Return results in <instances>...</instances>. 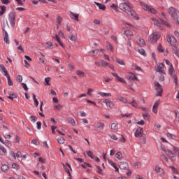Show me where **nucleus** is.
Segmentation results:
<instances>
[{
    "mask_svg": "<svg viewBox=\"0 0 179 179\" xmlns=\"http://www.w3.org/2000/svg\"><path fill=\"white\" fill-rule=\"evenodd\" d=\"M134 6H132V4H131L128 1H124L119 5V8L121 10L127 13L129 16H132V17H134L136 20H139V17L136 15V13L132 10Z\"/></svg>",
    "mask_w": 179,
    "mask_h": 179,
    "instance_id": "obj_1",
    "label": "nucleus"
},
{
    "mask_svg": "<svg viewBox=\"0 0 179 179\" xmlns=\"http://www.w3.org/2000/svg\"><path fill=\"white\" fill-rule=\"evenodd\" d=\"M151 20L152 21V23L155 24V26H157V27L158 29H160V30H163L164 26H167L168 27H171V25L170 24V23L163 20H157L155 17H151Z\"/></svg>",
    "mask_w": 179,
    "mask_h": 179,
    "instance_id": "obj_2",
    "label": "nucleus"
},
{
    "mask_svg": "<svg viewBox=\"0 0 179 179\" xmlns=\"http://www.w3.org/2000/svg\"><path fill=\"white\" fill-rule=\"evenodd\" d=\"M168 13L170 15V16L174 19V20H176L178 24H179V20H178V16H179V11L177 10V8L174 7H170L168 10Z\"/></svg>",
    "mask_w": 179,
    "mask_h": 179,
    "instance_id": "obj_3",
    "label": "nucleus"
},
{
    "mask_svg": "<svg viewBox=\"0 0 179 179\" xmlns=\"http://www.w3.org/2000/svg\"><path fill=\"white\" fill-rule=\"evenodd\" d=\"M157 177H160L161 178H163L164 176H166V171L164 169L160 167L159 166L156 165L154 169Z\"/></svg>",
    "mask_w": 179,
    "mask_h": 179,
    "instance_id": "obj_4",
    "label": "nucleus"
},
{
    "mask_svg": "<svg viewBox=\"0 0 179 179\" xmlns=\"http://www.w3.org/2000/svg\"><path fill=\"white\" fill-rule=\"evenodd\" d=\"M160 33L159 32H153L149 36V40L150 43H156L159 38H160Z\"/></svg>",
    "mask_w": 179,
    "mask_h": 179,
    "instance_id": "obj_5",
    "label": "nucleus"
},
{
    "mask_svg": "<svg viewBox=\"0 0 179 179\" xmlns=\"http://www.w3.org/2000/svg\"><path fill=\"white\" fill-rule=\"evenodd\" d=\"M103 103H104V104H106L107 108H108V110H114V108H115V105L114 104V102H113L110 99H103Z\"/></svg>",
    "mask_w": 179,
    "mask_h": 179,
    "instance_id": "obj_6",
    "label": "nucleus"
},
{
    "mask_svg": "<svg viewBox=\"0 0 179 179\" xmlns=\"http://www.w3.org/2000/svg\"><path fill=\"white\" fill-rule=\"evenodd\" d=\"M8 20L12 27H15V24H16V13L15 12L10 13Z\"/></svg>",
    "mask_w": 179,
    "mask_h": 179,
    "instance_id": "obj_7",
    "label": "nucleus"
},
{
    "mask_svg": "<svg viewBox=\"0 0 179 179\" xmlns=\"http://www.w3.org/2000/svg\"><path fill=\"white\" fill-rule=\"evenodd\" d=\"M141 5L143 8V9H144V10H148V12H150L151 13H153L154 15L156 14V10L152 7H150V6H148V4H146L144 2H141Z\"/></svg>",
    "mask_w": 179,
    "mask_h": 179,
    "instance_id": "obj_8",
    "label": "nucleus"
},
{
    "mask_svg": "<svg viewBox=\"0 0 179 179\" xmlns=\"http://www.w3.org/2000/svg\"><path fill=\"white\" fill-rule=\"evenodd\" d=\"M154 85L155 86V90H157L156 96L162 97V93H163V87H162V85L157 82H155Z\"/></svg>",
    "mask_w": 179,
    "mask_h": 179,
    "instance_id": "obj_9",
    "label": "nucleus"
},
{
    "mask_svg": "<svg viewBox=\"0 0 179 179\" xmlns=\"http://www.w3.org/2000/svg\"><path fill=\"white\" fill-rule=\"evenodd\" d=\"M167 41L169 44H171V45H173V47H177V40L176 39V38H174V36L169 35L167 38Z\"/></svg>",
    "mask_w": 179,
    "mask_h": 179,
    "instance_id": "obj_10",
    "label": "nucleus"
},
{
    "mask_svg": "<svg viewBox=\"0 0 179 179\" xmlns=\"http://www.w3.org/2000/svg\"><path fill=\"white\" fill-rule=\"evenodd\" d=\"M169 75L174 79V83L176 85H178V81L177 80V76H174L173 73H174V67H173V64H171L169 69Z\"/></svg>",
    "mask_w": 179,
    "mask_h": 179,
    "instance_id": "obj_11",
    "label": "nucleus"
},
{
    "mask_svg": "<svg viewBox=\"0 0 179 179\" xmlns=\"http://www.w3.org/2000/svg\"><path fill=\"white\" fill-rule=\"evenodd\" d=\"M126 78L128 79V80H138V77L135 76L132 72H129L128 75L126 76Z\"/></svg>",
    "mask_w": 179,
    "mask_h": 179,
    "instance_id": "obj_12",
    "label": "nucleus"
},
{
    "mask_svg": "<svg viewBox=\"0 0 179 179\" xmlns=\"http://www.w3.org/2000/svg\"><path fill=\"white\" fill-rule=\"evenodd\" d=\"M159 106H160V101H156L152 106V113H154V114H157Z\"/></svg>",
    "mask_w": 179,
    "mask_h": 179,
    "instance_id": "obj_13",
    "label": "nucleus"
},
{
    "mask_svg": "<svg viewBox=\"0 0 179 179\" xmlns=\"http://www.w3.org/2000/svg\"><path fill=\"white\" fill-rule=\"evenodd\" d=\"M111 75H113V76L116 78V80H117V82H120L121 83H124V85H127V80H125V79L118 76V74H117L115 73H112Z\"/></svg>",
    "mask_w": 179,
    "mask_h": 179,
    "instance_id": "obj_14",
    "label": "nucleus"
},
{
    "mask_svg": "<svg viewBox=\"0 0 179 179\" xmlns=\"http://www.w3.org/2000/svg\"><path fill=\"white\" fill-rule=\"evenodd\" d=\"M3 40L6 42V44H9V36L8 35V31L5 29V28H3Z\"/></svg>",
    "mask_w": 179,
    "mask_h": 179,
    "instance_id": "obj_15",
    "label": "nucleus"
},
{
    "mask_svg": "<svg viewBox=\"0 0 179 179\" xmlns=\"http://www.w3.org/2000/svg\"><path fill=\"white\" fill-rule=\"evenodd\" d=\"M143 134V129L142 127H138L136 132L134 133V136L136 138H141L142 134Z\"/></svg>",
    "mask_w": 179,
    "mask_h": 179,
    "instance_id": "obj_16",
    "label": "nucleus"
},
{
    "mask_svg": "<svg viewBox=\"0 0 179 179\" xmlns=\"http://www.w3.org/2000/svg\"><path fill=\"white\" fill-rule=\"evenodd\" d=\"M94 3H95V5H96V6L99 8V10H103V12H105V10L107 9V7L106 6V5L94 1Z\"/></svg>",
    "mask_w": 179,
    "mask_h": 179,
    "instance_id": "obj_17",
    "label": "nucleus"
},
{
    "mask_svg": "<svg viewBox=\"0 0 179 179\" xmlns=\"http://www.w3.org/2000/svg\"><path fill=\"white\" fill-rule=\"evenodd\" d=\"M119 167L121 170H128L129 166L128 165V163L122 162L120 163Z\"/></svg>",
    "mask_w": 179,
    "mask_h": 179,
    "instance_id": "obj_18",
    "label": "nucleus"
},
{
    "mask_svg": "<svg viewBox=\"0 0 179 179\" xmlns=\"http://www.w3.org/2000/svg\"><path fill=\"white\" fill-rule=\"evenodd\" d=\"M0 72H1L4 76H8L9 75L8 73V70H6V67H5L3 64H0Z\"/></svg>",
    "mask_w": 179,
    "mask_h": 179,
    "instance_id": "obj_19",
    "label": "nucleus"
},
{
    "mask_svg": "<svg viewBox=\"0 0 179 179\" xmlns=\"http://www.w3.org/2000/svg\"><path fill=\"white\" fill-rule=\"evenodd\" d=\"M164 69V64L163 63L159 64V65L155 68V71L159 73H164L163 69Z\"/></svg>",
    "mask_w": 179,
    "mask_h": 179,
    "instance_id": "obj_20",
    "label": "nucleus"
},
{
    "mask_svg": "<svg viewBox=\"0 0 179 179\" xmlns=\"http://www.w3.org/2000/svg\"><path fill=\"white\" fill-rule=\"evenodd\" d=\"M124 34L128 40H131L134 37V33L129 29L124 31Z\"/></svg>",
    "mask_w": 179,
    "mask_h": 179,
    "instance_id": "obj_21",
    "label": "nucleus"
},
{
    "mask_svg": "<svg viewBox=\"0 0 179 179\" xmlns=\"http://www.w3.org/2000/svg\"><path fill=\"white\" fill-rule=\"evenodd\" d=\"M136 43H138L139 45H141V47H143L145 45V40H143V38L139 37V36H137L136 38Z\"/></svg>",
    "mask_w": 179,
    "mask_h": 179,
    "instance_id": "obj_22",
    "label": "nucleus"
},
{
    "mask_svg": "<svg viewBox=\"0 0 179 179\" xmlns=\"http://www.w3.org/2000/svg\"><path fill=\"white\" fill-rule=\"evenodd\" d=\"M97 94L101 96V97H111L112 96L111 93H106L103 92H97Z\"/></svg>",
    "mask_w": 179,
    "mask_h": 179,
    "instance_id": "obj_23",
    "label": "nucleus"
},
{
    "mask_svg": "<svg viewBox=\"0 0 179 179\" xmlns=\"http://www.w3.org/2000/svg\"><path fill=\"white\" fill-rule=\"evenodd\" d=\"M70 17L73 19V20H76V22H79V15L75 14L72 12L70 13Z\"/></svg>",
    "mask_w": 179,
    "mask_h": 179,
    "instance_id": "obj_24",
    "label": "nucleus"
},
{
    "mask_svg": "<svg viewBox=\"0 0 179 179\" xmlns=\"http://www.w3.org/2000/svg\"><path fill=\"white\" fill-rule=\"evenodd\" d=\"M166 155H167L169 156V157H170L171 159H174L176 157V155H174V153L173 152H171V150H166Z\"/></svg>",
    "mask_w": 179,
    "mask_h": 179,
    "instance_id": "obj_25",
    "label": "nucleus"
},
{
    "mask_svg": "<svg viewBox=\"0 0 179 179\" xmlns=\"http://www.w3.org/2000/svg\"><path fill=\"white\" fill-rule=\"evenodd\" d=\"M55 38L56 41H57V43H59V45H61V47H62V48H65V45L64 43H62V42L61 41V38H59V36L56 34Z\"/></svg>",
    "mask_w": 179,
    "mask_h": 179,
    "instance_id": "obj_26",
    "label": "nucleus"
},
{
    "mask_svg": "<svg viewBox=\"0 0 179 179\" xmlns=\"http://www.w3.org/2000/svg\"><path fill=\"white\" fill-rule=\"evenodd\" d=\"M67 121L69 124H71L72 127H76V122L75 121V119L73 117H68Z\"/></svg>",
    "mask_w": 179,
    "mask_h": 179,
    "instance_id": "obj_27",
    "label": "nucleus"
},
{
    "mask_svg": "<svg viewBox=\"0 0 179 179\" xmlns=\"http://www.w3.org/2000/svg\"><path fill=\"white\" fill-rule=\"evenodd\" d=\"M96 127L97 129H100L101 131H103V129H104V123L101 122H99L96 123Z\"/></svg>",
    "mask_w": 179,
    "mask_h": 179,
    "instance_id": "obj_28",
    "label": "nucleus"
},
{
    "mask_svg": "<svg viewBox=\"0 0 179 179\" xmlns=\"http://www.w3.org/2000/svg\"><path fill=\"white\" fill-rule=\"evenodd\" d=\"M76 74L78 75V76H79L80 78H86V73L80 70H78L76 71Z\"/></svg>",
    "mask_w": 179,
    "mask_h": 179,
    "instance_id": "obj_29",
    "label": "nucleus"
},
{
    "mask_svg": "<svg viewBox=\"0 0 179 179\" xmlns=\"http://www.w3.org/2000/svg\"><path fill=\"white\" fill-rule=\"evenodd\" d=\"M8 96H7L10 100H13V99H16L17 96L16 94H13L12 92H8Z\"/></svg>",
    "mask_w": 179,
    "mask_h": 179,
    "instance_id": "obj_30",
    "label": "nucleus"
},
{
    "mask_svg": "<svg viewBox=\"0 0 179 179\" xmlns=\"http://www.w3.org/2000/svg\"><path fill=\"white\" fill-rule=\"evenodd\" d=\"M128 104H131L132 106V107H134L135 108H138V107H139V104L134 99H133L132 101L129 102Z\"/></svg>",
    "mask_w": 179,
    "mask_h": 179,
    "instance_id": "obj_31",
    "label": "nucleus"
},
{
    "mask_svg": "<svg viewBox=\"0 0 179 179\" xmlns=\"http://www.w3.org/2000/svg\"><path fill=\"white\" fill-rule=\"evenodd\" d=\"M1 171H3V173H8V171H9V166L6 164H3L1 166Z\"/></svg>",
    "mask_w": 179,
    "mask_h": 179,
    "instance_id": "obj_32",
    "label": "nucleus"
},
{
    "mask_svg": "<svg viewBox=\"0 0 179 179\" xmlns=\"http://www.w3.org/2000/svg\"><path fill=\"white\" fill-rule=\"evenodd\" d=\"M143 117L145 120V121H149L150 120V115L148 113H143Z\"/></svg>",
    "mask_w": 179,
    "mask_h": 179,
    "instance_id": "obj_33",
    "label": "nucleus"
},
{
    "mask_svg": "<svg viewBox=\"0 0 179 179\" xmlns=\"http://www.w3.org/2000/svg\"><path fill=\"white\" fill-rule=\"evenodd\" d=\"M117 99L120 100V101L124 103V104L129 103L128 100H127V99L124 98L123 96H117Z\"/></svg>",
    "mask_w": 179,
    "mask_h": 179,
    "instance_id": "obj_34",
    "label": "nucleus"
},
{
    "mask_svg": "<svg viewBox=\"0 0 179 179\" xmlns=\"http://www.w3.org/2000/svg\"><path fill=\"white\" fill-rule=\"evenodd\" d=\"M116 62L119 64V65L125 66V62L124 61V59L116 58Z\"/></svg>",
    "mask_w": 179,
    "mask_h": 179,
    "instance_id": "obj_35",
    "label": "nucleus"
},
{
    "mask_svg": "<svg viewBox=\"0 0 179 179\" xmlns=\"http://www.w3.org/2000/svg\"><path fill=\"white\" fill-rule=\"evenodd\" d=\"M0 150H1L0 151V155L1 156H3V155H5V153H6V150L1 145H0Z\"/></svg>",
    "mask_w": 179,
    "mask_h": 179,
    "instance_id": "obj_36",
    "label": "nucleus"
},
{
    "mask_svg": "<svg viewBox=\"0 0 179 179\" xmlns=\"http://www.w3.org/2000/svg\"><path fill=\"white\" fill-rule=\"evenodd\" d=\"M57 142L59 145H64L65 143V138H64V137L58 138Z\"/></svg>",
    "mask_w": 179,
    "mask_h": 179,
    "instance_id": "obj_37",
    "label": "nucleus"
},
{
    "mask_svg": "<svg viewBox=\"0 0 179 179\" xmlns=\"http://www.w3.org/2000/svg\"><path fill=\"white\" fill-rule=\"evenodd\" d=\"M38 2H41L42 3H45L47 1L45 0H34L32 1V3L34 5H38Z\"/></svg>",
    "mask_w": 179,
    "mask_h": 179,
    "instance_id": "obj_38",
    "label": "nucleus"
},
{
    "mask_svg": "<svg viewBox=\"0 0 179 179\" xmlns=\"http://www.w3.org/2000/svg\"><path fill=\"white\" fill-rule=\"evenodd\" d=\"M8 79V86H13V81H12V79H10V76L8 75L6 76Z\"/></svg>",
    "mask_w": 179,
    "mask_h": 179,
    "instance_id": "obj_39",
    "label": "nucleus"
},
{
    "mask_svg": "<svg viewBox=\"0 0 179 179\" xmlns=\"http://www.w3.org/2000/svg\"><path fill=\"white\" fill-rule=\"evenodd\" d=\"M66 173H69V177H71V172L69 171V169H68V167H66V165H65V164L62 163Z\"/></svg>",
    "mask_w": 179,
    "mask_h": 179,
    "instance_id": "obj_40",
    "label": "nucleus"
},
{
    "mask_svg": "<svg viewBox=\"0 0 179 179\" xmlns=\"http://www.w3.org/2000/svg\"><path fill=\"white\" fill-rule=\"evenodd\" d=\"M116 159H118V160H121L122 159V153L121 152H118L115 154Z\"/></svg>",
    "mask_w": 179,
    "mask_h": 179,
    "instance_id": "obj_41",
    "label": "nucleus"
},
{
    "mask_svg": "<svg viewBox=\"0 0 179 179\" xmlns=\"http://www.w3.org/2000/svg\"><path fill=\"white\" fill-rule=\"evenodd\" d=\"M111 129H113L114 131H116V129H118V124L117 123H112L110 126Z\"/></svg>",
    "mask_w": 179,
    "mask_h": 179,
    "instance_id": "obj_42",
    "label": "nucleus"
},
{
    "mask_svg": "<svg viewBox=\"0 0 179 179\" xmlns=\"http://www.w3.org/2000/svg\"><path fill=\"white\" fill-rule=\"evenodd\" d=\"M51 81V78L48 77L45 78V86H50V82Z\"/></svg>",
    "mask_w": 179,
    "mask_h": 179,
    "instance_id": "obj_43",
    "label": "nucleus"
},
{
    "mask_svg": "<svg viewBox=\"0 0 179 179\" xmlns=\"http://www.w3.org/2000/svg\"><path fill=\"white\" fill-rule=\"evenodd\" d=\"M56 23H58V24H61V23H62V17H61V16L57 15L56 17Z\"/></svg>",
    "mask_w": 179,
    "mask_h": 179,
    "instance_id": "obj_44",
    "label": "nucleus"
},
{
    "mask_svg": "<svg viewBox=\"0 0 179 179\" xmlns=\"http://www.w3.org/2000/svg\"><path fill=\"white\" fill-rule=\"evenodd\" d=\"M16 80L19 83H22V82L23 81V77L21 75H18L16 78Z\"/></svg>",
    "mask_w": 179,
    "mask_h": 179,
    "instance_id": "obj_45",
    "label": "nucleus"
},
{
    "mask_svg": "<svg viewBox=\"0 0 179 179\" xmlns=\"http://www.w3.org/2000/svg\"><path fill=\"white\" fill-rule=\"evenodd\" d=\"M3 145H6L7 148H10L12 146V144L10 143V141H9V140H6L4 141V143H3Z\"/></svg>",
    "mask_w": 179,
    "mask_h": 179,
    "instance_id": "obj_46",
    "label": "nucleus"
},
{
    "mask_svg": "<svg viewBox=\"0 0 179 179\" xmlns=\"http://www.w3.org/2000/svg\"><path fill=\"white\" fill-rule=\"evenodd\" d=\"M32 96H33V99H34V101L36 107H38V100L36 99V95L34 94H33Z\"/></svg>",
    "mask_w": 179,
    "mask_h": 179,
    "instance_id": "obj_47",
    "label": "nucleus"
},
{
    "mask_svg": "<svg viewBox=\"0 0 179 179\" xmlns=\"http://www.w3.org/2000/svg\"><path fill=\"white\" fill-rule=\"evenodd\" d=\"M64 106L61 104H58V105H55L54 106V108H55V110H57L58 111H61V109L63 108Z\"/></svg>",
    "mask_w": 179,
    "mask_h": 179,
    "instance_id": "obj_48",
    "label": "nucleus"
},
{
    "mask_svg": "<svg viewBox=\"0 0 179 179\" xmlns=\"http://www.w3.org/2000/svg\"><path fill=\"white\" fill-rule=\"evenodd\" d=\"M170 169H171L173 174H179L178 170H177V169H176V167L171 166H170Z\"/></svg>",
    "mask_w": 179,
    "mask_h": 179,
    "instance_id": "obj_49",
    "label": "nucleus"
},
{
    "mask_svg": "<svg viewBox=\"0 0 179 179\" xmlns=\"http://www.w3.org/2000/svg\"><path fill=\"white\" fill-rule=\"evenodd\" d=\"M138 52L141 55H143V57H146V52L143 49H142V48L139 49Z\"/></svg>",
    "mask_w": 179,
    "mask_h": 179,
    "instance_id": "obj_50",
    "label": "nucleus"
},
{
    "mask_svg": "<svg viewBox=\"0 0 179 179\" xmlns=\"http://www.w3.org/2000/svg\"><path fill=\"white\" fill-rule=\"evenodd\" d=\"M108 64H109L108 62H107L104 60H101V66H103L104 68L106 66H108Z\"/></svg>",
    "mask_w": 179,
    "mask_h": 179,
    "instance_id": "obj_51",
    "label": "nucleus"
},
{
    "mask_svg": "<svg viewBox=\"0 0 179 179\" xmlns=\"http://www.w3.org/2000/svg\"><path fill=\"white\" fill-rule=\"evenodd\" d=\"M1 2L3 3V5H8L10 3L11 0H1Z\"/></svg>",
    "mask_w": 179,
    "mask_h": 179,
    "instance_id": "obj_52",
    "label": "nucleus"
},
{
    "mask_svg": "<svg viewBox=\"0 0 179 179\" xmlns=\"http://www.w3.org/2000/svg\"><path fill=\"white\" fill-rule=\"evenodd\" d=\"M166 136H167V138H169V139H174L176 138V136H174L170 133H167Z\"/></svg>",
    "mask_w": 179,
    "mask_h": 179,
    "instance_id": "obj_53",
    "label": "nucleus"
},
{
    "mask_svg": "<svg viewBox=\"0 0 179 179\" xmlns=\"http://www.w3.org/2000/svg\"><path fill=\"white\" fill-rule=\"evenodd\" d=\"M12 169H15V170H19V169L20 168L19 167V165L17 164L14 163L12 164Z\"/></svg>",
    "mask_w": 179,
    "mask_h": 179,
    "instance_id": "obj_54",
    "label": "nucleus"
},
{
    "mask_svg": "<svg viewBox=\"0 0 179 179\" xmlns=\"http://www.w3.org/2000/svg\"><path fill=\"white\" fill-rule=\"evenodd\" d=\"M173 152L176 154V155H179V148L173 145Z\"/></svg>",
    "mask_w": 179,
    "mask_h": 179,
    "instance_id": "obj_55",
    "label": "nucleus"
},
{
    "mask_svg": "<svg viewBox=\"0 0 179 179\" xmlns=\"http://www.w3.org/2000/svg\"><path fill=\"white\" fill-rule=\"evenodd\" d=\"M131 69H134L136 71H141V67L136 65H132L131 66Z\"/></svg>",
    "mask_w": 179,
    "mask_h": 179,
    "instance_id": "obj_56",
    "label": "nucleus"
},
{
    "mask_svg": "<svg viewBox=\"0 0 179 179\" xmlns=\"http://www.w3.org/2000/svg\"><path fill=\"white\" fill-rule=\"evenodd\" d=\"M69 38L71 41H76V37L73 35L69 36Z\"/></svg>",
    "mask_w": 179,
    "mask_h": 179,
    "instance_id": "obj_57",
    "label": "nucleus"
},
{
    "mask_svg": "<svg viewBox=\"0 0 179 179\" xmlns=\"http://www.w3.org/2000/svg\"><path fill=\"white\" fill-rule=\"evenodd\" d=\"M20 142V137L17 135L15 137V143H19Z\"/></svg>",
    "mask_w": 179,
    "mask_h": 179,
    "instance_id": "obj_58",
    "label": "nucleus"
},
{
    "mask_svg": "<svg viewBox=\"0 0 179 179\" xmlns=\"http://www.w3.org/2000/svg\"><path fill=\"white\" fill-rule=\"evenodd\" d=\"M87 156H89V157H90L91 159H94V156H93V152H92V151H88V152H87Z\"/></svg>",
    "mask_w": 179,
    "mask_h": 179,
    "instance_id": "obj_59",
    "label": "nucleus"
},
{
    "mask_svg": "<svg viewBox=\"0 0 179 179\" xmlns=\"http://www.w3.org/2000/svg\"><path fill=\"white\" fill-rule=\"evenodd\" d=\"M52 43L51 42L46 43V48L50 49L52 48Z\"/></svg>",
    "mask_w": 179,
    "mask_h": 179,
    "instance_id": "obj_60",
    "label": "nucleus"
},
{
    "mask_svg": "<svg viewBox=\"0 0 179 179\" xmlns=\"http://www.w3.org/2000/svg\"><path fill=\"white\" fill-rule=\"evenodd\" d=\"M91 53L92 55L96 56L99 54V50H92Z\"/></svg>",
    "mask_w": 179,
    "mask_h": 179,
    "instance_id": "obj_61",
    "label": "nucleus"
},
{
    "mask_svg": "<svg viewBox=\"0 0 179 179\" xmlns=\"http://www.w3.org/2000/svg\"><path fill=\"white\" fill-rule=\"evenodd\" d=\"M157 50L159 52H163L164 51L163 46H162L161 45L158 46Z\"/></svg>",
    "mask_w": 179,
    "mask_h": 179,
    "instance_id": "obj_62",
    "label": "nucleus"
},
{
    "mask_svg": "<svg viewBox=\"0 0 179 179\" xmlns=\"http://www.w3.org/2000/svg\"><path fill=\"white\" fill-rule=\"evenodd\" d=\"M30 120H31V122H36V121H37V117H36V116H31L30 117Z\"/></svg>",
    "mask_w": 179,
    "mask_h": 179,
    "instance_id": "obj_63",
    "label": "nucleus"
},
{
    "mask_svg": "<svg viewBox=\"0 0 179 179\" xmlns=\"http://www.w3.org/2000/svg\"><path fill=\"white\" fill-rule=\"evenodd\" d=\"M175 37H177L179 40V31L178 30L174 31Z\"/></svg>",
    "mask_w": 179,
    "mask_h": 179,
    "instance_id": "obj_64",
    "label": "nucleus"
}]
</instances>
